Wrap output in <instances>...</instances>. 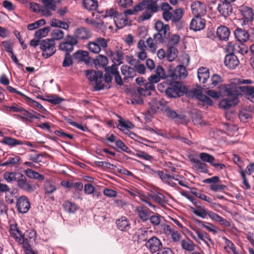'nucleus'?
<instances>
[{
	"instance_id": "f257e3e1",
	"label": "nucleus",
	"mask_w": 254,
	"mask_h": 254,
	"mask_svg": "<svg viewBox=\"0 0 254 254\" xmlns=\"http://www.w3.org/2000/svg\"><path fill=\"white\" fill-rule=\"evenodd\" d=\"M223 93L225 98L219 103L221 108L227 109L236 106L239 102V97L242 92L248 99L254 103V87L251 86H240L236 83L224 85Z\"/></svg>"
},
{
	"instance_id": "f03ea898",
	"label": "nucleus",
	"mask_w": 254,
	"mask_h": 254,
	"mask_svg": "<svg viewBox=\"0 0 254 254\" xmlns=\"http://www.w3.org/2000/svg\"><path fill=\"white\" fill-rule=\"evenodd\" d=\"M161 8L163 11V18L166 22L171 20L172 23H176L181 20L184 15V10L181 8L175 9L171 12L173 7L167 2L162 3Z\"/></svg>"
},
{
	"instance_id": "7ed1b4c3",
	"label": "nucleus",
	"mask_w": 254,
	"mask_h": 254,
	"mask_svg": "<svg viewBox=\"0 0 254 254\" xmlns=\"http://www.w3.org/2000/svg\"><path fill=\"white\" fill-rule=\"evenodd\" d=\"M191 210L195 215L202 218L204 219L209 216L211 219L221 225L227 227L230 226V223L228 221L212 211L207 210L203 206H197L196 208L191 207Z\"/></svg>"
},
{
	"instance_id": "20e7f679",
	"label": "nucleus",
	"mask_w": 254,
	"mask_h": 254,
	"mask_svg": "<svg viewBox=\"0 0 254 254\" xmlns=\"http://www.w3.org/2000/svg\"><path fill=\"white\" fill-rule=\"evenodd\" d=\"M155 28L157 33L153 35L156 42L163 44L168 40L170 36V28L168 24H164L160 20L157 21L155 24Z\"/></svg>"
},
{
	"instance_id": "39448f33",
	"label": "nucleus",
	"mask_w": 254,
	"mask_h": 254,
	"mask_svg": "<svg viewBox=\"0 0 254 254\" xmlns=\"http://www.w3.org/2000/svg\"><path fill=\"white\" fill-rule=\"evenodd\" d=\"M86 76L88 80L95 82V90L99 91L105 88H109L110 86L103 84V72L94 70H88L86 71Z\"/></svg>"
},
{
	"instance_id": "423d86ee",
	"label": "nucleus",
	"mask_w": 254,
	"mask_h": 254,
	"mask_svg": "<svg viewBox=\"0 0 254 254\" xmlns=\"http://www.w3.org/2000/svg\"><path fill=\"white\" fill-rule=\"evenodd\" d=\"M40 48L42 51L43 57L48 58L53 55L56 52L55 41L50 38L42 40Z\"/></svg>"
},
{
	"instance_id": "0eeeda50",
	"label": "nucleus",
	"mask_w": 254,
	"mask_h": 254,
	"mask_svg": "<svg viewBox=\"0 0 254 254\" xmlns=\"http://www.w3.org/2000/svg\"><path fill=\"white\" fill-rule=\"evenodd\" d=\"M109 41L102 37H97L88 44V48L92 53L98 54L101 49L105 50L108 47Z\"/></svg>"
},
{
	"instance_id": "6e6552de",
	"label": "nucleus",
	"mask_w": 254,
	"mask_h": 254,
	"mask_svg": "<svg viewBox=\"0 0 254 254\" xmlns=\"http://www.w3.org/2000/svg\"><path fill=\"white\" fill-rule=\"evenodd\" d=\"M77 43L78 40L75 38L71 35H67L64 40L60 43L59 48L60 50L69 54L73 50L74 46Z\"/></svg>"
},
{
	"instance_id": "1a4fd4ad",
	"label": "nucleus",
	"mask_w": 254,
	"mask_h": 254,
	"mask_svg": "<svg viewBox=\"0 0 254 254\" xmlns=\"http://www.w3.org/2000/svg\"><path fill=\"white\" fill-rule=\"evenodd\" d=\"M185 92V87L180 83L176 82L170 84L166 89V95L170 98H176L181 96Z\"/></svg>"
},
{
	"instance_id": "9d476101",
	"label": "nucleus",
	"mask_w": 254,
	"mask_h": 254,
	"mask_svg": "<svg viewBox=\"0 0 254 254\" xmlns=\"http://www.w3.org/2000/svg\"><path fill=\"white\" fill-rule=\"evenodd\" d=\"M191 9L192 14L195 16H202L206 12L205 5L199 1L192 2L191 4Z\"/></svg>"
},
{
	"instance_id": "9b49d317",
	"label": "nucleus",
	"mask_w": 254,
	"mask_h": 254,
	"mask_svg": "<svg viewBox=\"0 0 254 254\" xmlns=\"http://www.w3.org/2000/svg\"><path fill=\"white\" fill-rule=\"evenodd\" d=\"M146 247L149 249L151 253L159 252L162 247L160 240L156 237L149 238L145 244Z\"/></svg>"
},
{
	"instance_id": "f8f14e48",
	"label": "nucleus",
	"mask_w": 254,
	"mask_h": 254,
	"mask_svg": "<svg viewBox=\"0 0 254 254\" xmlns=\"http://www.w3.org/2000/svg\"><path fill=\"white\" fill-rule=\"evenodd\" d=\"M17 186L21 190L30 193L36 190L35 185L28 182L25 176L23 174L18 180Z\"/></svg>"
},
{
	"instance_id": "ddd939ff",
	"label": "nucleus",
	"mask_w": 254,
	"mask_h": 254,
	"mask_svg": "<svg viewBox=\"0 0 254 254\" xmlns=\"http://www.w3.org/2000/svg\"><path fill=\"white\" fill-rule=\"evenodd\" d=\"M16 207L20 213H26L30 207V202L25 196L22 195L17 199Z\"/></svg>"
},
{
	"instance_id": "4468645a",
	"label": "nucleus",
	"mask_w": 254,
	"mask_h": 254,
	"mask_svg": "<svg viewBox=\"0 0 254 254\" xmlns=\"http://www.w3.org/2000/svg\"><path fill=\"white\" fill-rule=\"evenodd\" d=\"M155 73L148 77V82L152 85L159 82L161 78H165L166 77L165 70L161 66H158L156 67Z\"/></svg>"
},
{
	"instance_id": "2eb2a0df",
	"label": "nucleus",
	"mask_w": 254,
	"mask_h": 254,
	"mask_svg": "<svg viewBox=\"0 0 254 254\" xmlns=\"http://www.w3.org/2000/svg\"><path fill=\"white\" fill-rule=\"evenodd\" d=\"M217 9L221 14L226 17L232 13L233 8L231 3L225 1H221L218 4Z\"/></svg>"
},
{
	"instance_id": "dca6fc26",
	"label": "nucleus",
	"mask_w": 254,
	"mask_h": 254,
	"mask_svg": "<svg viewBox=\"0 0 254 254\" xmlns=\"http://www.w3.org/2000/svg\"><path fill=\"white\" fill-rule=\"evenodd\" d=\"M91 36L92 33L91 31L83 27L76 29L74 32L73 37L77 40H87L90 38Z\"/></svg>"
},
{
	"instance_id": "f3484780",
	"label": "nucleus",
	"mask_w": 254,
	"mask_h": 254,
	"mask_svg": "<svg viewBox=\"0 0 254 254\" xmlns=\"http://www.w3.org/2000/svg\"><path fill=\"white\" fill-rule=\"evenodd\" d=\"M224 63L227 68L233 69L238 65L239 61L234 54H228L225 57Z\"/></svg>"
},
{
	"instance_id": "a211bd4d",
	"label": "nucleus",
	"mask_w": 254,
	"mask_h": 254,
	"mask_svg": "<svg viewBox=\"0 0 254 254\" xmlns=\"http://www.w3.org/2000/svg\"><path fill=\"white\" fill-rule=\"evenodd\" d=\"M36 237V233L35 231L31 229L27 230L24 234H22L20 239L21 242H19V244H22L23 247L25 246V244L30 245V243L35 240Z\"/></svg>"
},
{
	"instance_id": "6ab92c4d",
	"label": "nucleus",
	"mask_w": 254,
	"mask_h": 254,
	"mask_svg": "<svg viewBox=\"0 0 254 254\" xmlns=\"http://www.w3.org/2000/svg\"><path fill=\"white\" fill-rule=\"evenodd\" d=\"M155 90L154 85H152L146 81L137 88V91L140 96H147L151 94L150 91Z\"/></svg>"
},
{
	"instance_id": "aec40b11",
	"label": "nucleus",
	"mask_w": 254,
	"mask_h": 254,
	"mask_svg": "<svg viewBox=\"0 0 254 254\" xmlns=\"http://www.w3.org/2000/svg\"><path fill=\"white\" fill-rule=\"evenodd\" d=\"M157 174L164 183H165L173 187H175L176 186V184L173 182V180H178V176L168 175L160 171H158L157 172Z\"/></svg>"
},
{
	"instance_id": "412c9836",
	"label": "nucleus",
	"mask_w": 254,
	"mask_h": 254,
	"mask_svg": "<svg viewBox=\"0 0 254 254\" xmlns=\"http://www.w3.org/2000/svg\"><path fill=\"white\" fill-rule=\"evenodd\" d=\"M191 93L192 97H194L197 99L205 103L206 104L211 105L213 104V101L209 97L202 94L201 89L194 88L191 91Z\"/></svg>"
},
{
	"instance_id": "4be33fe9",
	"label": "nucleus",
	"mask_w": 254,
	"mask_h": 254,
	"mask_svg": "<svg viewBox=\"0 0 254 254\" xmlns=\"http://www.w3.org/2000/svg\"><path fill=\"white\" fill-rule=\"evenodd\" d=\"M240 11L245 24L253 20L254 13L252 8L246 6H242L241 7Z\"/></svg>"
},
{
	"instance_id": "5701e85b",
	"label": "nucleus",
	"mask_w": 254,
	"mask_h": 254,
	"mask_svg": "<svg viewBox=\"0 0 254 254\" xmlns=\"http://www.w3.org/2000/svg\"><path fill=\"white\" fill-rule=\"evenodd\" d=\"M201 16H195L194 18L191 20L190 24V29L194 31H199L203 29L205 25V21Z\"/></svg>"
},
{
	"instance_id": "b1692460",
	"label": "nucleus",
	"mask_w": 254,
	"mask_h": 254,
	"mask_svg": "<svg viewBox=\"0 0 254 254\" xmlns=\"http://www.w3.org/2000/svg\"><path fill=\"white\" fill-rule=\"evenodd\" d=\"M136 211L139 218L145 222L149 218L151 210L144 206H138L136 207Z\"/></svg>"
},
{
	"instance_id": "393cba45",
	"label": "nucleus",
	"mask_w": 254,
	"mask_h": 254,
	"mask_svg": "<svg viewBox=\"0 0 254 254\" xmlns=\"http://www.w3.org/2000/svg\"><path fill=\"white\" fill-rule=\"evenodd\" d=\"M122 73L124 75V80L126 81L128 78H132L136 76L135 69L127 65H123L121 67Z\"/></svg>"
},
{
	"instance_id": "a878e982",
	"label": "nucleus",
	"mask_w": 254,
	"mask_h": 254,
	"mask_svg": "<svg viewBox=\"0 0 254 254\" xmlns=\"http://www.w3.org/2000/svg\"><path fill=\"white\" fill-rule=\"evenodd\" d=\"M9 232L11 237H12L17 243L21 242L20 239L22 233L18 228L17 224H12L10 225Z\"/></svg>"
},
{
	"instance_id": "bb28decb",
	"label": "nucleus",
	"mask_w": 254,
	"mask_h": 254,
	"mask_svg": "<svg viewBox=\"0 0 254 254\" xmlns=\"http://www.w3.org/2000/svg\"><path fill=\"white\" fill-rule=\"evenodd\" d=\"M166 116L172 119H177L179 122L183 121L185 119L186 116L183 115L178 114L173 109L169 107L165 108L164 110Z\"/></svg>"
},
{
	"instance_id": "cd10ccee",
	"label": "nucleus",
	"mask_w": 254,
	"mask_h": 254,
	"mask_svg": "<svg viewBox=\"0 0 254 254\" xmlns=\"http://www.w3.org/2000/svg\"><path fill=\"white\" fill-rule=\"evenodd\" d=\"M234 35L236 38L240 42H246L249 38L248 32L240 28H237L235 30Z\"/></svg>"
},
{
	"instance_id": "c85d7f7f",
	"label": "nucleus",
	"mask_w": 254,
	"mask_h": 254,
	"mask_svg": "<svg viewBox=\"0 0 254 254\" xmlns=\"http://www.w3.org/2000/svg\"><path fill=\"white\" fill-rule=\"evenodd\" d=\"M217 35L220 40H226L228 39L230 36V31L225 26H220L217 30Z\"/></svg>"
},
{
	"instance_id": "c756f323",
	"label": "nucleus",
	"mask_w": 254,
	"mask_h": 254,
	"mask_svg": "<svg viewBox=\"0 0 254 254\" xmlns=\"http://www.w3.org/2000/svg\"><path fill=\"white\" fill-rule=\"evenodd\" d=\"M209 76V71L205 67H201L198 68L197 71V77L199 82L204 83L207 81Z\"/></svg>"
},
{
	"instance_id": "7c9ffc66",
	"label": "nucleus",
	"mask_w": 254,
	"mask_h": 254,
	"mask_svg": "<svg viewBox=\"0 0 254 254\" xmlns=\"http://www.w3.org/2000/svg\"><path fill=\"white\" fill-rule=\"evenodd\" d=\"M22 174L16 172H5L3 174L4 179L8 183L15 181L17 183Z\"/></svg>"
},
{
	"instance_id": "2f4dec72",
	"label": "nucleus",
	"mask_w": 254,
	"mask_h": 254,
	"mask_svg": "<svg viewBox=\"0 0 254 254\" xmlns=\"http://www.w3.org/2000/svg\"><path fill=\"white\" fill-rule=\"evenodd\" d=\"M181 246L183 249L192 252L194 250L196 245L191 240L187 238L182 241Z\"/></svg>"
},
{
	"instance_id": "473e14b6",
	"label": "nucleus",
	"mask_w": 254,
	"mask_h": 254,
	"mask_svg": "<svg viewBox=\"0 0 254 254\" xmlns=\"http://www.w3.org/2000/svg\"><path fill=\"white\" fill-rule=\"evenodd\" d=\"M143 3L144 5V8L147 10L155 13L158 11V6L157 4L156 1L152 0H144Z\"/></svg>"
},
{
	"instance_id": "72a5a7b5",
	"label": "nucleus",
	"mask_w": 254,
	"mask_h": 254,
	"mask_svg": "<svg viewBox=\"0 0 254 254\" xmlns=\"http://www.w3.org/2000/svg\"><path fill=\"white\" fill-rule=\"evenodd\" d=\"M118 228L121 231H126L129 228V223L127 218L122 216L116 221Z\"/></svg>"
},
{
	"instance_id": "f704fd0d",
	"label": "nucleus",
	"mask_w": 254,
	"mask_h": 254,
	"mask_svg": "<svg viewBox=\"0 0 254 254\" xmlns=\"http://www.w3.org/2000/svg\"><path fill=\"white\" fill-rule=\"evenodd\" d=\"M25 175L30 179H34L38 181H42L44 179V176L40 174L32 169H27L24 171Z\"/></svg>"
},
{
	"instance_id": "c9c22d12",
	"label": "nucleus",
	"mask_w": 254,
	"mask_h": 254,
	"mask_svg": "<svg viewBox=\"0 0 254 254\" xmlns=\"http://www.w3.org/2000/svg\"><path fill=\"white\" fill-rule=\"evenodd\" d=\"M83 6L85 9L92 11L97 9L98 3L96 0H83Z\"/></svg>"
},
{
	"instance_id": "e433bc0d",
	"label": "nucleus",
	"mask_w": 254,
	"mask_h": 254,
	"mask_svg": "<svg viewBox=\"0 0 254 254\" xmlns=\"http://www.w3.org/2000/svg\"><path fill=\"white\" fill-rule=\"evenodd\" d=\"M93 63L96 66L98 65L99 67H105L108 64V60L106 56L99 55L94 60Z\"/></svg>"
},
{
	"instance_id": "4c0bfd02",
	"label": "nucleus",
	"mask_w": 254,
	"mask_h": 254,
	"mask_svg": "<svg viewBox=\"0 0 254 254\" xmlns=\"http://www.w3.org/2000/svg\"><path fill=\"white\" fill-rule=\"evenodd\" d=\"M190 192L193 194L194 195H195L196 197L205 201L209 203L212 202V199L211 198L206 195L205 194L201 193L199 191H197V190L195 188H190Z\"/></svg>"
},
{
	"instance_id": "58836bf2",
	"label": "nucleus",
	"mask_w": 254,
	"mask_h": 254,
	"mask_svg": "<svg viewBox=\"0 0 254 254\" xmlns=\"http://www.w3.org/2000/svg\"><path fill=\"white\" fill-rule=\"evenodd\" d=\"M174 74L176 77L184 78L187 76L188 73L185 66L179 65L176 67Z\"/></svg>"
},
{
	"instance_id": "ea45409f",
	"label": "nucleus",
	"mask_w": 254,
	"mask_h": 254,
	"mask_svg": "<svg viewBox=\"0 0 254 254\" xmlns=\"http://www.w3.org/2000/svg\"><path fill=\"white\" fill-rule=\"evenodd\" d=\"M114 22L118 28L121 29L127 24V20L124 18V15L119 13L117 17L114 18Z\"/></svg>"
},
{
	"instance_id": "a19ab883",
	"label": "nucleus",
	"mask_w": 254,
	"mask_h": 254,
	"mask_svg": "<svg viewBox=\"0 0 254 254\" xmlns=\"http://www.w3.org/2000/svg\"><path fill=\"white\" fill-rule=\"evenodd\" d=\"M1 142L2 143H4L5 144L11 146H14L17 145H20L22 144V143L21 141L17 140L15 138L10 137H4L2 141Z\"/></svg>"
},
{
	"instance_id": "79ce46f5",
	"label": "nucleus",
	"mask_w": 254,
	"mask_h": 254,
	"mask_svg": "<svg viewBox=\"0 0 254 254\" xmlns=\"http://www.w3.org/2000/svg\"><path fill=\"white\" fill-rule=\"evenodd\" d=\"M178 53L177 49L174 46H169L167 54L168 61L172 62L175 60L177 57Z\"/></svg>"
},
{
	"instance_id": "37998d69",
	"label": "nucleus",
	"mask_w": 254,
	"mask_h": 254,
	"mask_svg": "<svg viewBox=\"0 0 254 254\" xmlns=\"http://www.w3.org/2000/svg\"><path fill=\"white\" fill-rule=\"evenodd\" d=\"M193 231L197 235V239H198V241L199 240H201L203 241L207 246L209 245L208 242L212 243V240L210 238L207 236V234L206 233H202L200 232L198 230L193 229Z\"/></svg>"
},
{
	"instance_id": "c03bdc74",
	"label": "nucleus",
	"mask_w": 254,
	"mask_h": 254,
	"mask_svg": "<svg viewBox=\"0 0 254 254\" xmlns=\"http://www.w3.org/2000/svg\"><path fill=\"white\" fill-rule=\"evenodd\" d=\"M64 210L69 213H74L77 210L76 205L71 201H66L63 204Z\"/></svg>"
},
{
	"instance_id": "a18cd8bd",
	"label": "nucleus",
	"mask_w": 254,
	"mask_h": 254,
	"mask_svg": "<svg viewBox=\"0 0 254 254\" xmlns=\"http://www.w3.org/2000/svg\"><path fill=\"white\" fill-rule=\"evenodd\" d=\"M44 188L47 193L51 194L57 189L54 183L50 181H46L44 184Z\"/></svg>"
},
{
	"instance_id": "49530a36",
	"label": "nucleus",
	"mask_w": 254,
	"mask_h": 254,
	"mask_svg": "<svg viewBox=\"0 0 254 254\" xmlns=\"http://www.w3.org/2000/svg\"><path fill=\"white\" fill-rule=\"evenodd\" d=\"M21 113H22V114L23 115V118H24L23 119V122H31L32 119L38 118L36 115L24 109L23 108V111H21Z\"/></svg>"
},
{
	"instance_id": "de8ad7c7",
	"label": "nucleus",
	"mask_w": 254,
	"mask_h": 254,
	"mask_svg": "<svg viewBox=\"0 0 254 254\" xmlns=\"http://www.w3.org/2000/svg\"><path fill=\"white\" fill-rule=\"evenodd\" d=\"M197 222L201 224L202 227L205 228L209 232H212L214 234L217 233V228L214 225L207 222H203L201 220H197Z\"/></svg>"
},
{
	"instance_id": "09e8293b",
	"label": "nucleus",
	"mask_w": 254,
	"mask_h": 254,
	"mask_svg": "<svg viewBox=\"0 0 254 254\" xmlns=\"http://www.w3.org/2000/svg\"><path fill=\"white\" fill-rule=\"evenodd\" d=\"M249 51L248 47L242 42L237 43L236 53H240L242 55L246 54Z\"/></svg>"
},
{
	"instance_id": "8fccbe9b",
	"label": "nucleus",
	"mask_w": 254,
	"mask_h": 254,
	"mask_svg": "<svg viewBox=\"0 0 254 254\" xmlns=\"http://www.w3.org/2000/svg\"><path fill=\"white\" fill-rule=\"evenodd\" d=\"M50 30V27H46L43 28L39 29L35 33V36L37 38H42L47 36Z\"/></svg>"
},
{
	"instance_id": "3c124183",
	"label": "nucleus",
	"mask_w": 254,
	"mask_h": 254,
	"mask_svg": "<svg viewBox=\"0 0 254 254\" xmlns=\"http://www.w3.org/2000/svg\"><path fill=\"white\" fill-rule=\"evenodd\" d=\"M199 157L201 160L208 162L210 163L211 165L212 164L214 163L213 161L215 160V158L212 155L204 152L200 153Z\"/></svg>"
},
{
	"instance_id": "603ef678",
	"label": "nucleus",
	"mask_w": 254,
	"mask_h": 254,
	"mask_svg": "<svg viewBox=\"0 0 254 254\" xmlns=\"http://www.w3.org/2000/svg\"><path fill=\"white\" fill-rule=\"evenodd\" d=\"M52 38L55 40H59L63 39L64 37V32L59 29H55L53 31L51 34Z\"/></svg>"
},
{
	"instance_id": "864d4df0",
	"label": "nucleus",
	"mask_w": 254,
	"mask_h": 254,
	"mask_svg": "<svg viewBox=\"0 0 254 254\" xmlns=\"http://www.w3.org/2000/svg\"><path fill=\"white\" fill-rule=\"evenodd\" d=\"M20 157L18 156L10 157L8 158L5 162L2 163L1 166H5L8 165H14L17 164L20 161Z\"/></svg>"
},
{
	"instance_id": "5fc2aeb1",
	"label": "nucleus",
	"mask_w": 254,
	"mask_h": 254,
	"mask_svg": "<svg viewBox=\"0 0 254 254\" xmlns=\"http://www.w3.org/2000/svg\"><path fill=\"white\" fill-rule=\"evenodd\" d=\"M88 56V52L82 50H78L76 52L73 57L74 59L78 60L79 61H83L85 60V58Z\"/></svg>"
},
{
	"instance_id": "6e6d98bb",
	"label": "nucleus",
	"mask_w": 254,
	"mask_h": 254,
	"mask_svg": "<svg viewBox=\"0 0 254 254\" xmlns=\"http://www.w3.org/2000/svg\"><path fill=\"white\" fill-rule=\"evenodd\" d=\"M44 7L55 11L56 8L55 2L54 0H41Z\"/></svg>"
},
{
	"instance_id": "4d7b16f0",
	"label": "nucleus",
	"mask_w": 254,
	"mask_h": 254,
	"mask_svg": "<svg viewBox=\"0 0 254 254\" xmlns=\"http://www.w3.org/2000/svg\"><path fill=\"white\" fill-rule=\"evenodd\" d=\"M73 64L72 57L68 53H65L62 66L64 67H69Z\"/></svg>"
},
{
	"instance_id": "13d9d810",
	"label": "nucleus",
	"mask_w": 254,
	"mask_h": 254,
	"mask_svg": "<svg viewBox=\"0 0 254 254\" xmlns=\"http://www.w3.org/2000/svg\"><path fill=\"white\" fill-rule=\"evenodd\" d=\"M239 117L241 121L247 122L251 118V115L247 110H242L239 113Z\"/></svg>"
},
{
	"instance_id": "bf43d9fd",
	"label": "nucleus",
	"mask_w": 254,
	"mask_h": 254,
	"mask_svg": "<svg viewBox=\"0 0 254 254\" xmlns=\"http://www.w3.org/2000/svg\"><path fill=\"white\" fill-rule=\"evenodd\" d=\"M168 40V46H174L179 43L180 40V36L178 34H173Z\"/></svg>"
},
{
	"instance_id": "052dcab7",
	"label": "nucleus",
	"mask_w": 254,
	"mask_h": 254,
	"mask_svg": "<svg viewBox=\"0 0 254 254\" xmlns=\"http://www.w3.org/2000/svg\"><path fill=\"white\" fill-rule=\"evenodd\" d=\"M48 98L49 99L47 101L54 105L59 104L64 100V99L59 97L57 95L48 96Z\"/></svg>"
},
{
	"instance_id": "680f3d73",
	"label": "nucleus",
	"mask_w": 254,
	"mask_h": 254,
	"mask_svg": "<svg viewBox=\"0 0 254 254\" xmlns=\"http://www.w3.org/2000/svg\"><path fill=\"white\" fill-rule=\"evenodd\" d=\"M31 151L35 153L29 154V160L35 163L42 162V161L40 159V157H42L43 155L42 154L37 153L35 150H32Z\"/></svg>"
},
{
	"instance_id": "e2e57ef3",
	"label": "nucleus",
	"mask_w": 254,
	"mask_h": 254,
	"mask_svg": "<svg viewBox=\"0 0 254 254\" xmlns=\"http://www.w3.org/2000/svg\"><path fill=\"white\" fill-rule=\"evenodd\" d=\"M149 233V232L143 230V229H140L138 231V240L140 241L145 242L147 241L148 239V234Z\"/></svg>"
},
{
	"instance_id": "0e129e2a",
	"label": "nucleus",
	"mask_w": 254,
	"mask_h": 254,
	"mask_svg": "<svg viewBox=\"0 0 254 254\" xmlns=\"http://www.w3.org/2000/svg\"><path fill=\"white\" fill-rule=\"evenodd\" d=\"M211 83L209 87L213 88L221 82V78L218 74H214L211 77Z\"/></svg>"
},
{
	"instance_id": "69168bd1",
	"label": "nucleus",
	"mask_w": 254,
	"mask_h": 254,
	"mask_svg": "<svg viewBox=\"0 0 254 254\" xmlns=\"http://www.w3.org/2000/svg\"><path fill=\"white\" fill-rule=\"evenodd\" d=\"M161 216L158 214H156L149 216V220L151 223L154 226H158L161 222Z\"/></svg>"
},
{
	"instance_id": "338daca9",
	"label": "nucleus",
	"mask_w": 254,
	"mask_h": 254,
	"mask_svg": "<svg viewBox=\"0 0 254 254\" xmlns=\"http://www.w3.org/2000/svg\"><path fill=\"white\" fill-rule=\"evenodd\" d=\"M146 43L150 49V51L152 52H154L157 49V44L159 43L158 42H156V40L155 42L154 41V40L151 38H148L146 40Z\"/></svg>"
},
{
	"instance_id": "774afa93",
	"label": "nucleus",
	"mask_w": 254,
	"mask_h": 254,
	"mask_svg": "<svg viewBox=\"0 0 254 254\" xmlns=\"http://www.w3.org/2000/svg\"><path fill=\"white\" fill-rule=\"evenodd\" d=\"M116 146L122 151L127 153H130L131 151L130 149L127 147L121 140H118L116 141Z\"/></svg>"
}]
</instances>
